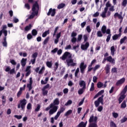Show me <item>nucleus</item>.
<instances>
[{
	"mask_svg": "<svg viewBox=\"0 0 127 127\" xmlns=\"http://www.w3.org/2000/svg\"><path fill=\"white\" fill-rule=\"evenodd\" d=\"M68 58V59H67ZM60 59H62L63 61L66 60L67 66H71L74 67L76 66V64L74 63V60L72 59V54L68 52H65L63 55L60 57Z\"/></svg>",
	"mask_w": 127,
	"mask_h": 127,
	"instance_id": "nucleus-1",
	"label": "nucleus"
},
{
	"mask_svg": "<svg viewBox=\"0 0 127 127\" xmlns=\"http://www.w3.org/2000/svg\"><path fill=\"white\" fill-rule=\"evenodd\" d=\"M32 13L29 16L28 19H32L34 18L35 15H38V12L39 11V5L37 1H35V3L33 4L32 8Z\"/></svg>",
	"mask_w": 127,
	"mask_h": 127,
	"instance_id": "nucleus-2",
	"label": "nucleus"
},
{
	"mask_svg": "<svg viewBox=\"0 0 127 127\" xmlns=\"http://www.w3.org/2000/svg\"><path fill=\"white\" fill-rule=\"evenodd\" d=\"M107 61L108 62H110V63H111V64H113V65H115L116 64V61L115 60V59H113V57L112 56H110L108 57L107 58H104L103 59V60L102 61L103 64H104L105 62Z\"/></svg>",
	"mask_w": 127,
	"mask_h": 127,
	"instance_id": "nucleus-3",
	"label": "nucleus"
},
{
	"mask_svg": "<svg viewBox=\"0 0 127 127\" xmlns=\"http://www.w3.org/2000/svg\"><path fill=\"white\" fill-rule=\"evenodd\" d=\"M26 105V99H23L20 100V104L17 105L18 109L21 108L22 111L24 110L25 109V106Z\"/></svg>",
	"mask_w": 127,
	"mask_h": 127,
	"instance_id": "nucleus-4",
	"label": "nucleus"
},
{
	"mask_svg": "<svg viewBox=\"0 0 127 127\" xmlns=\"http://www.w3.org/2000/svg\"><path fill=\"white\" fill-rule=\"evenodd\" d=\"M79 68L81 74H84V73H85V70H86V68H87V64H85V63L82 62L80 64Z\"/></svg>",
	"mask_w": 127,
	"mask_h": 127,
	"instance_id": "nucleus-5",
	"label": "nucleus"
},
{
	"mask_svg": "<svg viewBox=\"0 0 127 127\" xmlns=\"http://www.w3.org/2000/svg\"><path fill=\"white\" fill-rule=\"evenodd\" d=\"M101 31L103 34L106 33L107 34H110L111 33V29H107V26L103 25L101 28Z\"/></svg>",
	"mask_w": 127,
	"mask_h": 127,
	"instance_id": "nucleus-6",
	"label": "nucleus"
},
{
	"mask_svg": "<svg viewBox=\"0 0 127 127\" xmlns=\"http://www.w3.org/2000/svg\"><path fill=\"white\" fill-rule=\"evenodd\" d=\"M55 14H56V9L55 8L53 9L52 8H50L47 13L48 16L50 15H51V16H55Z\"/></svg>",
	"mask_w": 127,
	"mask_h": 127,
	"instance_id": "nucleus-7",
	"label": "nucleus"
},
{
	"mask_svg": "<svg viewBox=\"0 0 127 127\" xmlns=\"http://www.w3.org/2000/svg\"><path fill=\"white\" fill-rule=\"evenodd\" d=\"M114 16L115 18L118 17L119 19H121L122 20L124 19V17L123 16V11H121L120 14L118 12L115 13L114 15Z\"/></svg>",
	"mask_w": 127,
	"mask_h": 127,
	"instance_id": "nucleus-8",
	"label": "nucleus"
},
{
	"mask_svg": "<svg viewBox=\"0 0 127 127\" xmlns=\"http://www.w3.org/2000/svg\"><path fill=\"white\" fill-rule=\"evenodd\" d=\"M59 99L56 98L53 102V103H52L50 104V108H53V107H56L57 106H58L59 105Z\"/></svg>",
	"mask_w": 127,
	"mask_h": 127,
	"instance_id": "nucleus-9",
	"label": "nucleus"
},
{
	"mask_svg": "<svg viewBox=\"0 0 127 127\" xmlns=\"http://www.w3.org/2000/svg\"><path fill=\"white\" fill-rule=\"evenodd\" d=\"M5 72H9L10 75L12 74H15V69L14 68H12L10 69V67L7 66L5 69Z\"/></svg>",
	"mask_w": 127,
	"mask_h": 127,
	"instance_id": "nucleus-10",
	"label": "nucleus"
},
{
	"mask_svg": "<svg viewBox=\"0 0 127 127\" xmlns=\"http://www.w3.org/2000/svg\"><path fill=\"white\" fill-rule=\"evenodd\" d=\"M125 82H126V78L123 77L116 82V86H121V85H123Z\"/></svg>",
	"mask_w": 127,
	"mask_h": 127,
	"instance_id": "nucleus-11",
	"label": "nucleus"
},
{
	"mask_svg": "<svg viewBox=\"0 0 127 127\" xmlns=\"http://www.w3.org/2000/svg\"><path fill=\"white\" fill-rule=\"evenodd\" d=\"M52 109H50L49 111V115L51 116V115H53L55 113L57 112V110H58V106H54L52 108Z\"/></svg>",
	"mask_w": 127,
	"mask_h": 127,
	"instance_id": "nucleus-12",
	"label": "nucleus"
},
{
	"mask_svg": "<svg viewBox=\"0 0 127 127\" xmlns=\"http://www.w3.org/2000/svg\"><path fill=\"white\" fill-rule=\"evenodd\" d=\"M89 46H90V43L89 42H86L85 44H82L81 46V49L82 50H87L88 48H89Z\"/></svg>",
	"mask_w": 127,
	"mask_h": 127,
	"instance_id": "nucleus-13",
	"label": "nucleus"
},
{
	"mask_svg": "<svg viewBox=\"0 0 127 127\" xmlns=\"http://www.w3.org/2000/svg\"><path fill=\"white\" fill-rule=\"evenodd\" d=\"M97 121H98V117H97V116H95L94 118V115H92L89 118V122L91 124L93 123V122L94 123H97Z\"/></svg>",
	"mask_w": 127,
	"mask_h": 127,
	"instance_id": "nucleus-14",
	"label": "nucleus"
},
{
	"mask_svg": "<svg viewBox=\"0 0 127 127\" xmlns=\"http://www.w3.org/2000/svg\"><path fill=\"white\" fill-rule=\"evenodd\" d=\"M79 86L81 88L86 89V82L84 80H80L79 83Z\"/></svg>",
	"mask_w": 127,
	"mask_h": 127,
	"instance_id": "nucleus-15",
	"label": "nucleus"
},
{
	"mask_svg": "<svg viewBox=\"0 0 127 127\" xmlns=\"http://www.w3.org/2000/svg\"><path fill=\"white\" fill-rule=\"evenodd\" d=\"M105 70L106 71V74H109L110 73V70H111V65L107 64L105 67Z\"/></svg>",
	"mask_w": 127,
	"mask_h": 127,
	"instance_id": "nucleus-16",
	"label": "nucleus"
},
{
	"mask_svg": "<svg viewBox=\"0 0 127 127\" xmlns=\"http://www.w3.org/2000/svg\"><path fill=\"white\" fill-rule=\"evenodd\" d=\"M87 122L85 123L81 122L76 127H86L87 126Z\"/></svg>",
	"mask_w": 127,
	"mask_h": 127,
	"instance_id": "nucleus-17",
	"label": "nucleus"
},
{
	"mask_svg": "<svg viewBox=\"0 0 127 127\" xmlns=\"http://www.w3.org/2000/svg\"><path fill=\"white\" fill-rule=\"evenodd\" d=\"M26 61H27V59H22L21 61V65L22 67H25V65H26Z\"/></svg>",
	"mask_w": 127,
	"mask_h": 127,
	"instance_id": "nucleus-18",
	"label": "nucleus"
},
{
	"mask_svg": "<svg viewBox=\"0 0 127 127\" xmlns=\"http://www.w3.org/2000/svg\"><path fill=\"white\" fill-rule=\"evenodd\" d=\"M121 36H122V34H115L112 37V39H113V40H117L119 39V38L121 37Z\"/></svg>",
	"mask_w": 127,
	"mask_h": 127,
	"instance_id": "nucleus-19",
	"label": "nucleus"
},
{
	"mask_svg": "<svg viewBox=\"0 0 127 127\" xmlns=\"http://www.w3.org/2000/svg\"><path fill=\"white\" fill-rule=\"evenodd\" d=\"M32 27V25L31 24H29L28 26H26L24 28L25 31H29L31 28Z\"/></svg>",
	"mask_w": 127,
	"mask_h": 127,
	"instance_id": "nucleus-20",
	"label": "nucleus"
},
{
	"mask_svg": "<svg viewBox=\"0 0 127 127\" xmlns=\"http://www.w3.org/2000/svg\"><path fill=\"white\" fill-rule=\"evenodd\" d=\"M111 54L112 56L115 55V52H116V49H115V46H112L110 49Z\"/></svg>",
	"mask_w": 127,
	"mask_h": 127,
	"instance_id": "nucleus-21",
	"label": "nucleus"
},
{
	"mask_svg": "<svg viewBox=\"0 0 127 127\" xmlns=\"http://www.w3.org/2000/svg\"><path fill=\"white\" fill-rule=\"evenodd\" d=\"M65 110H66V108L64 107H61L60 109V111L57 112L60 115L62 114V113H64V112L65 111Z\"/></svg>",
	"mask_w": 127,
	"mask_h": 127,
	"instance_id": "nucleus-22",
	"label": "nucleus"
},
{
	"mask_svg": "<svg viewBox=\"0 0 127 127\" xmlns=\"http://www.w3.org/2000/svg\"><path fill=\"white\" fill-rule=\"evenodd\" d=\"M85 90H86V88H83L82 87L81 88H80L78 90V95H82V94H83L84 93V92H85Z\"/></svg>",
	"mask_w": 127,
	"mask_h": 127,
	"instance_id": "nucleus-23",
	"label": "nucleus"
},
{
	"mask_svg": "<svg viewBox=\"0 0 127 127\" xmlns=\"http://www.w3.org/2000/svg\"><path fill=\"white\" fill-rule=\"evenodd\" d=\"M1 102H2V105L4 106V105L5 104V103H6V97H5V96L3 95L2 96Z\"/></svg>",
	"mask_w": 127,
	"mask_h": 127,
	"instance_id": "nucleus-24",
	"label": "nucleus"
},
{
	"mask_svg": "<svg viewBox=\"0 0 127 127\" xmlns=\"http://www.w3.org/2000/svg\"><path fill=\"white\" fill-rule=\"evenodd\" d=\"M3 42H2V45L3 47H7V42H6V37H4L3 39Z\"/></svg>",
	"mask_w": 127,
	"mask_h": 127,
	"instance_id": "nucleus-25",
	"label": "nucleus"
},
{
	"mask_svg": "<svg viewBox=\"0 0 127 127\" xmlns=\"http://www.w3.org/2000/svg\"><path fill=\"white\" fill-rule=\"evenodd\" d=\"M127 108V103L125 100H124L121 104V109H126Z\"/></svg>",
	"mask_w": 127,
	"mask_h": 127,
	"instance_id": "nucleus-26",
	"label": "nucleus"
},
{
	"mask_svg": "<svg viewBox=\"0 0 127 127\" xmlns=\"http://www.w3.org/2000/svg\"><path fill=\"white\" fill-rule=\"evenodd\" d=\"M111 3H110V1H108L106 4V7L104 8V9L108 10L109 7H111Z\"/></svg>",
	"mask_w": 127,
	"mask_h": 127,
	"instance_id": "nucleus-27",
	"label": "nucleus"
},
{
	"mask_svg": "<svg viewBox=\"0 0 127 127\" xmlns=\"http://www.w3.org/2000/svg\"><path fill=\"white\" fill-rule=\"evenodd\" d=\"M72 113V110H69L64 114V117H68V116H70V115H71Z\"/></svg>",
	"mask_w": 127,
	"mask_h": 127,
	"instance_id": "nucleus-28",
	"label": "nucleus"
},
{
	"mask_svg": "<svg viewBox=\"0 0 127 127\" xmlns=\"http://www.w3.org/2000/svg\"><path fill=\"white\" fill-rule=\"evenodd\" d=\"M107 12H108V10L104 9V11L101 14V16L103 18H105V17H106V13H107Z\"/></svg>",
	"mask_w": 127,
	"mask_h": 127,
	"instance_id": "nucleus-29",
	"label": "nucleus"
},
{
	"mask_svg": "<svg viewBox=\"0 0 127 127\" xmlns=\"http://www.w3.org/2000/svg\"><path fill=\"white\" fill-rule=\"evenodd\" d=\"M97 88L99 89L102 88L104 86V83H102L101 81H99L97 84Z\"/></svg>",
	"mask_w": 127,
	"mask_h": 127,
	"instance_id": "nucleus-30",
	"label": "nucleus"
},
{
	"mask_svg": "<svg viewBox=\"0 0 127 127\" xmlns=\"http://www.w3.org/2000/svg\"><path fill=\"white\" fill-rule=\"evenodd\" d=\"M65 6V3H62L61 4H60L58 7H57V8L58 9H61L62 8H63Z\"/></svg>",
	"mask_w": 127,
	"mask_h": 127,
	"instance_id": "nucleus-31",
	"label": "nucleus"
},
{
	"mask_svg": "<svg viewBox=\"0 0 127 127\" xmlns=\"http://www.w3.org/2000/svg\"><path fill=\"white\" fill-rule=\"evenodd\" d=\"M88 127H98V124H97V123H90Z\"/></svg>",
	"mask_w": 127,
	"mask_h": 127,
	"instance_id": "nucleus-32",
	"label": "nucleus"
},
{
	"mask_svg": "<svg viewBox=\"0 0 127 127\" xmlns=\"http://www.w3.org/2000/svg\"><path fill=\"white\" fill-rule=\"evenodd\" d=\"M50 39V38H49V37H47L43 42V45H46V44H47V43H48V41H49Z\"/></svg>",
	"mask_w": 127,
	"mask_h": 127,
	"instance_id": "nucleus-33",
	"label": "nucleus"
},
{
	"mask_svg": "<svg viewBox=\"0 0 127 127\" xmlns=\"http://www.w3.org/2000/svg\"><path fill=\"white\" fill-rule=\"evenodd\" d=\"M94 90H95V84L92 82L89 91L90 92H93Z\"/></svg>",
	"mask_w": 127,
	"mask_h": 127,
	"instance_id": "nucleus-34",
	"label": "nucleus"
},
{
	"mask_svg": "<svg viewBox=\"0 0 127 127\" xmlns=\"http://www.w3.org/2000/svg\"><path fill=\"white\" fill-rule=\"evenodd\" d=\"M46 65L48 68H52V62H46Z\"/></svg>",
	"mask_w": 127,
	"mask_h": 127,
	"instance_id": "nucleus-35",
	"label": "nucleus"
},
{
	"mask_svg": "<svg viewBox=\"0 0 127 127\" xmlns=\"http://www.w3.org/2000/svg\"><path fill=\"white\" fill-rule=\"evenodd\" d=\"M32 35L33 36H36L37 35V30L36 29H34L32 30Z\"/></svg>",
	"mask_w": 127,
	"mask_h": 127,
	"instance_id": "nucleus-36",
	"label": "nucleus"
},
{
	"mask_svg": "<svg viewBox=\"0 0 127 127\" xmlns=\"http://www.w3.org/2000/svg\"><path fill=\"white\" fill-rule=\"evenodd\" d=\"M108 35L107 37L106 42H109L110 40H111V37H112V34L110 33V34H107Z\"/></svg>",
	"mask_w": 127,
	"mask_h": 127,
	"instance_id": "nucleus-37",
	"label": "nucleus"
},
{
	"mask_svg": "<svg viewBox=\"0 0 127 127\" xmlns=\"http://www.w3.org/2000/svg\"><path fill=\"white\" fill-rule=\"evenodd\" d=\"M121 4H122V6H124V7H126V6H127V0H123Z\"/></svg>",
	"mask_w": 127,
	"mask_h": 127,
	"instance_id": "nucleus-38",
	"label": "nucleus"
},
{
	"mask_svg": "<svg viewBox=\"0 0 127 127\" xmlns=\"http://www.w3.org/2000/svg\"><path fill=\"white\" fill-rule=\"evenodd\" d=\"M49 30L46 31L45 32H44L42 34V37H46L47 36L48 34H49Z\"/></svg>",
	"mask_w": 127,
	"mask_h": 127,
	"instance_id": "nucleus-39",
	"label": "nucleus"
},
{
	"mask_svg": "<svg viewBox=\"0 0 127 127\" xmlns=\"http://www.w3.org/2000/svg\"><path fill=\"white\" fill-rule=\"evenodd\" d=\"M37 56H38V53L37 52H35L32 55V58L33 59H36L37 58Z\"/></svg>",
	"mask_w": 127,
	"mask_h": 127,
	"instance_id": "nucleus-40",
	"label": "nucleus"
},
{
	"mask_svg": "<svg viewBox=\"0 0 127 127\" xmlns=\"http://www.w3.org/2000/svg\"><path fill=\"white\" fill-rule=\"evenodd\" d=\"M45 71V67L43 66L39 71V74H43V71Z\"/></svg>",
	"mask_w": 127,
	"mask_h": 127,
	"instance_id": "nucleus-41",
	"label": "nucleus"
},
{
	"mask_svg": "<svg viewBox=\"0 0 127 127\" xmlns=\"http://www.w3.org/2000/svg\"><path fill=\"white\" fill-rule=\"evenodd\" d=\"M127 36H125L123 38L121 39L120 40V44H123L126 40H127Z\"/></svg>",
	"mask_w": 127,
	"mask_h": 127,
	"instance_id": "nucleus-42",
	"label": "nucleus"
},
{
	"mask_svg": "<svg viewBox=\"0 0 127 127\" xmlns=\"http://www.w3.org/2000/svg\"><path fill=\"white\" fill-rule=\"evenodd\" d=\"M43 92V96H47L48 95V91L44 90L43 89H42Z\"/></svg>",
	"mask_w": 127,
	"mask_h": 127,
	"instance_id": "nucleus-43",
	"label": "nucleus"
},
{
	"mask_svg": "<svg viewBox=\"0 0 127 127\" xmlns=\"http://www.w3.org/2000/svg\"><path fill=\"white\" fill-rule=\"evenodd\" d=\"M79 72H80V68H79V67H77L74 73L75 77H78V74Z\"/></svg>",
	"mask_w": 127,
	"mask_h": 127,
	"instance_id": "nucleus-44",
	"label": "nucleus"
},
{
	"mask_svg": "<svg viewBox=\"0 0 127 127\" xmlns=\"http://www.w3.org/2000/svg\"><path fill=\"white\" fill-rule=\"evenodd\" d=\"M127 92V85H126L123 91L121 92V94H126Z\"/></svg>",
	"mask_w": 127,
	"mask_h": 127,
	"instance_id": "nucleus-45",
	"label": "nucleus"
},
{
	"mask_svg": "<svg viewBox=\"0 0 127 127\" xmlns=\"http://www.w3.org/2000/svg\"><path fill=\"white\" fill-rule=\"evenodd\" d=\"M127 121V118L126 117H124L121 120V124H124V123H126Z\"/></svg>",
	"mask_w": 127,
	"mask_h": 127,
	"instance_id": "nucleus-46",
	"label": "nucleus"
},
{
	"mask_svg": "<svg viewBox=\"0 0 127 127\" xmlns=\"http://www.w3.org/2000/svg\"><path fill=\"white\" fill-rule=\"evenodd\" d=\"M97 35L98 37H102L103 36V34L102 33V31H97Z\"/></svg>",
	"mask_w": 127,
	"mask_h": 127,
	"instance_id": "nucleus-47",
	"label": "nucleus"
},
{
	"mask_svg": "<svg viewBox=\"0 0 127 127\" xmlns=\"http://www.w3.org/2000/svg\"><path fill=\"white\" fill-rule=\"evenodd\" d=\"M25 8H26V9H28V10H29V9H30V5H29V4L28 3H26L24 5Z\"/></svg>",
	"mask_w": 127,
	"mask_h": 127,
	"instance_id": "nucleus-48",
	"label": "nucleus"
},
{
	"mask_svg": "<svg viewBox=\"0 0 127 127\" xmlns=\"http://www.w3.org/2000/svg\"><path fill=\"white\" fill-rule=\"evenodd\" d=\"M104 100V95H102L101 97L98 98L97 101L100 103Z\"/></svg>",
	"mask_w": 127,
	"mask_h": 127,
	"instance_id": "nucleus-49",
	"label": "nucleus"
},
{
	"mask_svg": "<svg viewBox=\"0 0 127 127\" xmlns=\"http://www.w3.org/2000/svg\"><path fill=\"white\" fill-rule=\"evenodd\" d=\"M118 72V68L117 67H113L111 69L112 73H117Z\"/></svg>",
	"mask_w": 127,
	"mask_h": 127,
	"instance_id": "nucleus-50",
	"label": "nucleus"
},
{
	"mask_svg": "<svg viewBox=\"0 0 127 127\" xmlns=\"http://www.w3.org/2000/svg\"><path fill=\"white\" fill-rule=\"evenodd\" d=\"M82 37H83V35L82 34L78 35L77 37V41H79V42L81 41V40H82Z\"/></svg>",
	"mask_w": 127,
	"mask_h": 127,
	"instance_id": "nucleus-51",
	"label": "nucleus"
},
{
	"mask_svg": "<svg viewBox=\"0 0 127 127\" xmlns=\"http://www.w3.org/2000/svg\"><path fill=\"white\" fill-rule=\"evenodd\" d=\"M100 103L98 100H96L94 102V105L96 108H98V107H99V106H100Z\"/></svg>",
	"mask_w": 127,
	"mask_h": 127,
	"instance_id": "nucleus-52",
	"label": "nucleus"
},
{
	"mask_svg": "<svg viewBox=\"0 0 127 127\" xmlns=\"http://www.w3.org/2000/svg\"><path fill=\"white\" fill-rule=\"evenodd\" d=\"M33 37L32 36V35H31V34L29 33L28 34V35H27V38L28 40H30V39H32V38Z\"/></svg>",
	"mask_w": 127,
	"mask_h": 127,
	"instance_id": "nucleus-53",
	"label": "nucleus"
},
{
	"mask_svg": "<svg viewBox=\"0 0 127 127\" xmlns=\"http://www.w3.org/2000/svg\"><path fill=\"white\" fill-rule=\"evenodd\" d=\"M100 67H101V66L100 65V64H97V65H95V66L93 68V71L95 72V71H96L97 70H98V69H99V68H100Z\"/></svg>",
	"mask_w": 127,
	"mask_h": 127,
	"instance_id": "nucleus-54",
	"label": "nucleus"
},
{
	"mask_svg": "<svg viewBox=\"0 0 127 127\" xmlns=\"http://www.w3.org/2000/svg\"><path fill=\"white\" fill-rule=\"evenodd\" d=\"M110 127H117V125L115 124L114 121H111L110 122Z\"/></svg>",
	"mask_w": 127,
	"mask_h": 127,
	"instance_id": "nucleus-55",
	"label": "nucleus"
},
{
	"mask_svg": "<svg viewBox=\"0 0 127 127\" xmlns=\"http://www.w3.org/2000/svg\"><path fill=\"white\" fill-rule=\"evenodd\" d=\"M55 67L54 68V70L55 71H56V70H57V69H58V67L59 66V63L58 62H56L55 64Z\"/></svg>",
	"mask_w": 127,
	"mask_h": 127,
	"instance_id": "nucleus-56",
	"label": "nucleus"
},
{
	"mask_svg": "<svg viewBox=\"0 0 127 127\" xmlns=\"http://www.w3.org/2000/svg\"><path fill=\"white\" fill-rule=\"evenodd\" d=\"M71 41L72 42V43H76V41H77V38L76 37H72Z\"/></svg>",
	"mask_w": 127,
	"mask_h": 127,
	"instance_id": "nucleus-57",
	"label": "nucleus"
},
{
	"mask_svg": "<svg viewBox=\"0 0 127 127\" xmlns=\"http://www.w3.org/2000/svg\"><path fill=\"white\" fill-rule=\"evenodd\" d=\"M84 42H87L88 41V35H84L83 36Z\"/></svg>",
	"mask_w": 127,
	"mask_h": 127,
	"instance_id": "nucleus-58",
	"label": "nucleus"
},
{
	"mask_svg": "<svg viewBox=\"0 0 127 127\" xmlns=\"http://www.w3.org/2000/svg\"><path fill=\"white\" fill-rule=\"evenodd\" d=\"M85 101V97H83V98L81 100V101L78 103V106H82L83 104H84V101Z\"/></svg>",
	"mask_w": 127,
	"mask_h": 127,
	"instance_id": "nucleus-59",
	"label": "nucleus"
},
{
	"mask_svg": "<svg viewBox=\"0 0 127 127\" xmlns=\"http://www.w3.org/2000/svg\"><path fill=\"white\" fill-rule=\"evenodd\" d=\"M69 105H72V100H69L64 105V106H69Z\"/></svg>",
	"mask_w": 127,
	"mask_h": 127,
	"instance_id": "nucleus-60",
	"label": "nucleus"
},
{
	"mask_svg": "<svg viewBox=\"0 0 127 127\" xmlns=\"http://www.w3.org/2000/svg\"><path fill=\"white\" fill-rule=\"evenodd\" d=\"M113 116L115 118V119H117L118 117H119V114L114 112L112 113Z\"/></svg>",
	"mask_w": 127,
	"mask_h": 127,
	"instance_id": "nucleus-61",
	"label": "nucleus"
},
{
	"mask_svg": "<svg viewBox=\"0 0 127 127\" xmlns=\"http://www.w3.org/2000/svg\"><path fill=\"white\" fill-rule=\"evenodd\" d=\"M19 21V20L17 19L16 17H14L13 19V22H14V23H17V22H18Z\"/></svg>",
	"mask_w": 127,
	"mask_h": 127,
	"instance_id": "nucleus-62",
	"label": "nucleus"
},
{
	"mask_svg": "<svg viewBox=\"0 0 127 127\" xmlns=\"http://www.w3.org/2000/svg\"><path fill=\"white\" fill-rule=\"evenodd\" d=\"M40 110V105L39 104H38L36 108L35 109V112H39Z\"/></svg>",
	"mask_w": 127,
	"mask_h": 127,
	"instance_id": "nucleus-63",
	"label": "nucleus"
},
{
	"mask_svg": "<svg viewBox=\"0 0 127 127\" xmlns=\"http://www.w3.org/2000/svg\"><path fill=\"white\" fill-rule=\"evenodd\" d=\"M97 111L100 112H102V111H103V106H99L97 109Z\"/></svg>",
	"mask_w": 127,
	"mask_h": 127,
	"instance_id": "nucleus-64",
	"label": "nucleus"
}]
</instances>
